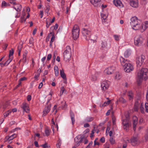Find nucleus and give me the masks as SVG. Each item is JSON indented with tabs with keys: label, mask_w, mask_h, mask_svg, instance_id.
I'll use <instances>...</instances> for the list:
<instances>
[{
	"label": "nucleus",
	"mask_w": 148,
	"mask_h": 148,
	"mask_svg": "<svg viewBox=\"0 0 148 148\" xmlns=\"http://www.w3.org/2000/svg\"><path fill=\"white\" fill-rule=\"evenodd\" d=\"M93 120V118L90 117H88L85 119V121L86 122H90Z\"/></svg>",
	"instance_id": "58836bf2"
},
{
	"label": "nucleus",
	"mask_w": 148,
	"mask_h": 148,
	"mask_svg": "<svg viewBox=\"0 0 148 148\" xmlns=\"http://www.w3.org/2000/svg\"><path fill=\"white\" fill-rule=\"evenodd\" d=\"M138 141L137 137H133L131 139V143L132 145L135 146L138 143Z\"/></svg>",
	"instance_id": "a211bd4d"
},
{
	"label": "nucleus",
	"mask_w": 148,
	"mask_h": 148,
	"mask_svg": "<svg viewBox=\"0 0 148 148\" xmlns=\"http://www.w3.org/2000/svg\"><path fill=\"white\" fill-rule=\"evenodd\" d=\"M45 133L46 136H48L50 134V131L49 129L47 128L45 130Z\"/></svg>",
	"instance_id": "a18cd8bd"
},
{
	"label": "nucleus",
	"mask_w": 148,
	"mask_h": 148,
	"mask_svg": "<svg viewBox=\"0 0 148 148\" xmlns=\"http://www.w3.org/2000/svg\"><path fill=\"white\" fill-rule=\"evenodd\" d=\"M26 19L24 18V16H21V22L23 23L25 21Z\"/></svg>",
	"instance_id": "603ef678"
},
{
	"label": "nucleus",
	"mask_w": 148,
	"mask_h": 148,
	"mask_svg": "<svg viewBox=\"0 0 148 148\" xmlns=\"http://www.w3.org/2000/svg\"><path fill=\"white\" fill-rule=\"evenodd\" d=\"M60 72L61 77L63 79H66V75L63 69L60 70Z\"/></svg>",
	"instance_id": "c756f323"
},
{
	"label": "nucleus",
	"mask_w": 148,
	"mask_h": 148,
	"mask_svg": "<svg viewBox=\"0 0 148 148\" xmlns=\"http://www.w3.org/2000/svg\"><path fill=\"white\" fill-rule=\"evenodd\" d=\"M116 118L114 117H113L112 118V124L114 127H116Z\"/></svg>",
	"instance_id": "79ce46f5"
},
{
	"label": "nucleus",
	"mask_w": 148,
	"mask_h": 148,
	"mask_svg": "<svg viewBox=\"0 0 148 148\" xmlns=\"http://www.w3.org/2000/svg\"><path fill=\"white\" fill-rule=\"evenodd\" d=\"M113 3L115 6L119 8H121L124 7L123 5L120 0H114Z\"/></svg>",
	"instance_id": "ddd939ff"
},
{
	"label": "nucleus",
	"mask_w": 148,
	"mask_h": 148,
	"mask_svg": "<svg viewBox=\"0 0 148 148\" xmlns=\"http://www.w3.org/2000/svg\"><path fill=\"white\" fill-rule=\"evenodd\" d=\"M16 136L17 134H14L10 136H6L5 138V141H8L9 143H11L12 142L11 141L16 138Z\"/></svg>",
	"instance_id": "f8f14e48"
},
{
	"label": "nucleus",
	"mask_w": 148,
	"mask_h": 148,
	"mask_svg": "<svg viewBox=\"0 0 148 148\" xmlns=\"http://www.w3.org/2000/svg\"><path fill=\"white\" fill-rule=\"evenodd\" d=\"M148 69L146 68H142L136 71L137 76L138 79L137 82L140 84L143 80H146L148 79L147 73Z\"/></svg>",
	"instance_id": "f257e3e1"
},
{
	"label": "nucleus",
	"mask_w": 148,
	"mask_h": 148,
	"mask_svg": "<svg viewBox=\"0 0 148 148\" xmlns=\"http://www.w3.org/2000/svg\"><path fill=\"white\" fill-rule=\"evenodd\" d=\"M21 108L23 110V112H25L27 113L29 112L30 109L27 103L25 102L23 103Z\"/></svg>",
	"instance_id": "2eb2a0df"
},
{
	"label": "nucleus",
	"mask_w": 148,
	"mask_h": 148,
	"mask_svg": "<svg viewBox=\"0 0 148 148\" xmlns=\"http://www.w3.org/2000/svg\"><path fill=\"white\" fill-rule=\"evenodd\" d=\"M31 96L30 95H28L27 97V100L28 101H30L31 99Z\"/></svg>",
	"instance_id": "69168bd1"
},
{
	"label": "nucleus",
	"mask_w": 148,
	"mask_h": 148,
	"mask_svg": "<svg viewBox=\"0 0 148 148\" xmlns=\"http://www.w3.org/2000/svg\"><path fill=\"white\" fill-rule=\"evenodd\" d=\"M144 40L145 38L143 35H136L134 38V44L137 46H141L143 43Z\"/></svg>",
	"instance_id": "423d86ee"
},
{
	"label": "nucleus",
	"mask_w": 148,
	"mask_h": 148,
	"mask_svg": "<svg viewBox=\"0 0 148 148\" xmlns=\"http://www.w3.org/2000/svg\"><path fill=\"white\" fill-rule=\"evenodd\" d=\"M145 106L146 112H148V103H145Z\"/></svg>",
	"instance_id": "5fc2aeb1"
},
{
	"label": "nucleus",
	"mask_w": 148,
	"mask_h": 148,
	"mask_svg": "<svg viewBox=\"0 0 148 148\" xmlns=\"http://www.w3.org/2000/svg\"><path fill=\"white\" fill-rule=\"evenodd\" d=\"M133 127L134 131L136 130V126L138 123V118L136 116H134L133 117Z\"/></svg>",
	"instance_id": "aec40b11"
},
{
	"label": "nucleus",
	"mask_w": 148,
	"mask_h": 148,
	"mask_svg": "<svg viewBox=\"0 0 148 148\" xmlns=\"http://www.w3.org/2000/svg\"><path fill=\"white\" fill-rule=\"evenodd\" d=\"M101 18L104 20H105L107 18L108 15L103 13L101 14Z\"/></svg>",
	"instance_id": "c03bdc74"
},
{
	"label": "nucleus",
	"mask_w": 148,
	"mask_h": 148,
	"mask_svg": "<svg viewBox=\"0 0 148 148\" xmlns=\"http://www.w3.org/2000/svg\"><path fill=\"white\" fill-rule=\"evenodd\" d=\"M128 96L130 100H131L133 98V94L131 91H130L128 92Z\"/></svg>",
	"instance_id": "c85d7f7f"
},
{
	"label": "nucleus",
	"mask_w": 148,
	"mask_h": 148,
	"mask_svg": "<svg viewBox=\"0 0 148 148\" xmlns=\"http://www.w3.org/2000/svg\"><path fill=\"white\" fill-rule=\"evenodd\" d=\"M112 106H111L110 107V109L108 110V111L106 113V115L107 116L109 115L110 114V113L111 112V110H112Z\"/></svg>",
	"instance_id": "8fccbe9b"
},
{
	"label": "nucleus",
	"mask_w": 148,
	"mask_h": 148,
	"mask_svg": "<svg viewBox=\"0 0 148 148\" xmlns=\"http://www.w3.org/2000/svg\"><path fill=\"white\" fill-rule=\"evenodd\" d=\"M100 141L102 143L104 142L105 141L104 138L103 137H102L100 139Z\"/></svg>",
	"instance_id": "0e129e2a"
},
{
	"label": "nucleus",
	"mask_w": 148,
	"mask_h": 148,
	"mask_svg": "<svg viewBox=\"0 0 148 148\" xmlns=\"http://www.w3.org/2000/svg\"><path fill=\"white\" fill-rule=\"evenodd\" d=\"M144 104L141 103L140 106V110L142 113H144V108H143Z\"/></svg>",
	"instance_id": "a19ab883"
},
{
	"label": "nucleus",
	"mask_w": 148,
	"mask_h": 148,
	"mask_svg": "<svg viewBox=\"0 0 148 148\" xmlns=\"http://www.w3.org/2000/svg\"><path fill=\"white\" fill-rule=\"evenodd\" d=\"M132 27L134 30H140L141 32H143L148 27V21L144 22L141 24L138 23L137 24L135 25Z\"/></svg>",
	"instance_id": "20e7f679"
},
{
	"label": "nucleus",
	"mask_w": 148,
	"mask_h": 148,
	"mask_svg": "<svg viewBox=\"0 0 148 148\" xmlns=\"http://www.w3.org/2000/svg\"><path fill=\"white\" fill-rule=\"evenodd\" d=\"M146 98L147 100L148 101V87L147 88V90L146 95Z\"/></svg>",
	"instance_id": "774afa93"
},
{
	"label": "nucleus",
	"mask_w": 148,
	"mask_h": 148,
	"mask_svg": "<svg viewBox=\"0 0 148 148\" xmlns=\"http://www.w3.org/2000/svg\"><path fill=\"white\" fill-rule=\"evenodd\" d=\"M46 58L45 57H44L42 58L41 60L42 62H43V63H44V62L46 60Z\"/></svg>",
	"instance_id": "338daca9"
},
{
	"label": "nucleus",
	"mask_w": 148,
	"mask_h": 148,
	"mask_svg": "<svg viewBox=\"0 0 148 148\" xmlns=\"http://www.w3.org/2000/svg\"><path fill=\"white\" fill-rule=\"evenodd\" d=\"M52 34V37H51V40L50 42V46L51 47L52 46V43L54 42L55 40V37L54 36V34H53L52 32H51L50 34L48 36L49 38L50 35Z\"/></svg>",
	"instance_id": "b1692460"
},
{
	"label": "nucleus",
	"mask_w": 148,
	"mask_h": 148,
	"mask_svg": "<svg viewBox=\"0 0 148 148\" xmlns=\"http://www.w3.org/2000/svg\"><path fill=\"white\" fill-rule=\"evenodd\" d=\"M109 140L111 144L113 145L115 143V140L112 137H110Z\"/></svg>",
	"instance_id": "ea45409f"
},
{
	"label": "nucleus",
	"mask_w": 148,
	"mask_h": 148,
	"mask_svg": "<svg viewBox=\"0 0 148 148\" xmlns=\"http://www.w3.org/2000/svg\"><path fill=\"white\" fill-rule=\"evenodd\" d=\"M122 126L123 129L127 131L129 127L131 126V123L129 118L128 113L124 116H122Z\"/></svg>",
	"instance_id": "7ed1b4c3"
},
{
	"label": "nucleus",
	"mask_w": 148,
	"mask_h": 148,
	"mask_svg": "<svg viewBox=\"0 0 148 148\" xmlns=\"http://www.w3.org/2000/svg\"><path fill=\"white\" fill-rule=\"evenodd\" d=\"M54 69L55 76H58L59 74V71L58 66H55L54 67Z\"/></svg>",
	"instance_id": "7c9ffc66"
},
{
	"label": "nucleus",
	"mask_w": 148,
	"mask_h": 148,
	"mask_svg": "<svg viewBox=\"0 0 148 148\" xmlns=\"http://www.w3.org/2000/svg\"><path fill=\"white\" fill-rule=\"evenodd\" d=\"M62 103H63V105H62V107L63 108H65V107H67V105H66V102L64 101H62L61 102Z\"/></svg>",
	"instance_id": "3c124183"
},
{
	"label": "nucleus",
	"mask_w": 148,
	"mask_h": 148,
	"mask_svg": "<svg viewBox=\"0 0 148 148\" xmlns=\"http://www.w3.org/2000/svg\"><path fill=\"white\" fill-rule=\"evenodd\" d=\"M40 146L43 147V148H47L49 147V146L47 144V143H45L44 144L41 145Z\"/></svg>",
	"instance_id": "de8ad7c7"
},
{
	"label": "nucleus",
	"mask_w": 148,
	"mask_h": 148,
	"mask_svg": "<svg viewBox=\"0 0 148 148\" xmlns=\"http://www.w3.org/2000/svg\"><path fill=\"white\" fill-rule=\"evenodd\" d=\"M120 60L121 65L125 72L126 73H130L134 70V66L132 64L129 63L130 61L125 59L123 57H120Z\"/></svg>",
	"instance_id": "f03ea898"
},
{
	"label": "nucleus",
	"mask_w": 148,
	"mask_h": 148,
	"mask_svg": "<svg viewBox=\"0 0 148 148\" xmlns=\"http://www.w3.org/2000/svg\"><path fill=\"white\" fill-rule=\"evenodd\" d=\"M51 54H49L48 55L47 58V60H49L51 58Z\"/></svg>",
	"instance_id": "4d7b16f0"
},
{
	"label": "nucleus",
	"mask_w": 148,
	"mask_h": 148,
	"mask_svg": "<svg viewBox=\"0 0 148 148\" xmlns=\"http://www.w3.org/2000/svg\"><path fill=\"white\" fill-rule=\"evenodd\" d=\"M61 144V141L60 140V139H59L58 141V143L56 144V146L57 148H60V146Z\"/></svg>",
	"instance_id": "37998d69"
},
{
	"label": "nucleus",
	"mask_w": 148,
	"mask_h": 148,
	"mask_svg": "<svg viewBox=\"0 0 148 148\" xmlns=\"http://www.w3.org/2000/svg\"><path fill=\"white\" fill-rule=\"evenodd\" d=\"M101 46V47L103 48H106L107 47V43L105 40H102Z\"/></svg>",
	"instance_id": "cd10ccee"
},
{
	"label": "nucleus",
	"mask_w": 148,
	"mask_h": 148,
	"mask_svg": "<svg viewBox=\"0 0 148 148\" xmlns=\"http://www.w3.org/2000/svg\"><path fill=\"white\" fill-rule=\"evenodd\" d=\"M121 78V75L120 73L118 72H116L115 74L114 78L117 80H120Z\"/></svg>",
	"instance_id": "a878e982"
},
{
	"label": "nucleus",
	"mask_w": 148,
	"mask_h": 148,
	"mask_svg": "<svg viewBox=\"0 0 148 148\" xmlns=\"http://www.w3.org/2000/svg\"><path fill=\"white\" fill-rule=\"evenodd\" d=\"M110 102V100H108L107 101L105 102L103 104H101L100 105V107H104L108 105Z\"/></svg>",
	"instance_id": "2f4dec72"
},
{
	"label": "nucleus",
	"mask_w": 148,
	"mask_h": 148,
	"mask_svg": "<svg viewBox=\"0 0 148 148\" xmlns=\"http://www.w3.org/2000/svg\"><path fill=\"white\" fill-rule=\"evenodd\" d=\"M130 4L133 7L137 8L138 5V0H132L130 1Z\"/></svg>",
	"instance_id": "dca6fc26"
},
{
	"label": "nucleus",
	"mask_w": 148,
	"mask_h": 148,
	"mask_svg": "<svg viewBox=\"0 0 148 148\" xmlns=\"http://www.w3.org/2000/svg\"><path fill=\"white\" fill-rule=\"evenodd\" d=\"M9 4H7V3L5 1H3L2 3V6L4 7L6 6L9 5Z\"/></svg>",
	"instance_id": "09e8293b"
},
{
	"label": "nucleus",
	"mask_w": 148,
	"mask_h": 148,
	"mask_svg": "<svg viewBox=\"0 0 148 148\" xmlns=\"http://www.w3.org/2000/svg\"><path fill=\"white\" fill-rule=\"evenodd\" d=\"M138 23V22L137 17H134L131 19L130 24L132 27L137 24Z\"/></svg>",
	"instance_id": "f3484780"
},
{
	"label": "nucleus",
	"mask_w": 148,
	"mask_h": 148,
	"mask_svg": "<svg viewBox=\"0 0 148 148\" xmlns=\"http://www.w3.org/2000/svg\"><path fill=\"white\" fill-rule=\"evenodd\" d=\"M95 131V130H92L91 132V133L90 134V138H92L93 136H94V131Z\"/></svg>",
	"instance_id": "13d9d810"
},
{
	"label": "nucleus",
	"mask_w": 148,
	"mask_h": 148,
	"mask_svg": "<svg viewBox=\"0 0 148 148\" xmlns=\"http://www.w3.org/2000/svg\"><path fill=\"white\" fill-rule=\"evenodd\" d=\"M83 138V137L80 138L79 136H76L74 139L75 146H78L80 143L82 141Z\"/></svg>",
	"instance_id": "4468645a"
},
{
	"label": "nucleus",
	"mask_w": 148,
	"mask_h": 148,
	"mask_svg": "<svg viewBox=\"0 0 148 148\" xmlns=\"http://www.w3.org/2000/svg\"><path fill=\"white\" fill-rule=\"evenodd\" d=\"M97 139H98L96 138L95 140L94 141V144L95 145H99V143L98 142L96 141Z\"/></svg>",
	"instance_id": "6e6d98bb"
},
{
	"label": "nucleus",
	"mask_w": 148,
	"mask_h": 148,
	"mask_svg": "<svg viewBox=\"0 0 148 148\" xmlns=\"http://www.w3.org/2000/svg\"><path fill=\"white\" fill-rule=\"evenodd\" d=\"M110 85V82L108 80L103 81L101 83V88L102 90L105 91L107 90Z\"/></svg>",
	"instance_id": "9d476101"
},
{
	"label": "nucleus",
	"mask_w": 148,
	"mask_h": 148,
	"mask_svg": "<svg viewBox=\"0 0 148 148\" xmlns=\"http://www.w3.org/2000/svg\"><path fill=\"white\" fill-rule=\"evenodd\" d=\"M79 29L77 25H75L72 30V35L73 39L76 40L79 37Z\"/></svg>",
	"instance_id": "6e6552de"
},
{
	"label": "nucleus",
	"mask_w": 148,
	"mask_h": 148,
	"mask_svg": "<svg viewBox=\"0 0 148 148\" xmlns=\"http://www.w3.org/2000/svg\"><path fill=\"white\" fill-rule=\"evenodd\" d=\"M141 102L140 100H138L135 102L134 106V110L135 111H137L138 108Z\"/></svg>",
	"instance_id": "393cba45"
},
{
	"label": "nucleus",
	"mask_w": 148,
	"mask_h": 148,
	"mask_svg": "<svg viewBox=\"0 0 148 148\" xmlns=\"http://www.w3.org/2000/svg\"><path fill=\"white\" fill-rule=\"evenodd\" d=\"M21 128L19 127H16L14 129L12 130L11 131V132H14L15 131H17V130H20Z\"/></svg>",
	"instance_id": "864d4df0"
},
{
	"label": "nucleus",
	"mask_w": 148,
	"mask_h": 148,
	"mask_svg": "<svg viewBox=\"0 0 148 148\" xmlns=\"http://www.w3.org/2000/svg\"><path fill=\"white\" fill-rule=\"evenodd\" d=\"M120 102L121 103H125L126 102V101L123 97H120L119 99L118 100L116 101V102Z\"/></svg>",
	"instance_id": "473e14b6"
},
{
	"label": "nucleus",
	"mask_w": 148,
	"mask_h": 148,
	"mask_svg": "<svg viewBox=\"0 0 148 148\" xmlns=\"http://www.w3.org/2000/svg\"><path fill=\"white\" fill-rule=\"evenodd\" d=\"M132 52V50L130 49H126L124 53V57L126 58H128L131 55Z\"/></svg>",
	"instance_id": "6ab92c4d"
},
{
	"label": "nucleus",
	"mask_w": 148,
	"mask_h": 148,
	"mask_svg": "<svg viewBox=\"0 0 148 148\" xmlns=\"http://www.w3.org/2000/svg\"><path fill=\"white\" fill-rule=\"evenodd\" d=\"M145 59V56L143 55L138 56L136 58V63L137 67H140L142 66Z\"/></svg>",
	"instance_id": "1a4fd4ad"
},
{
	"label": "nucleus",
	"mask_w": 148,
	"mask_h": 148,
	"mask_svg": "<svg viewBox=\"0 0 148 148\" xmlns=\"http://www.w3.org/2000/svg\"><path fill=\"white\" fill-rule=\"evenodd\" d=\"M10 3L14 5H16L17 4L15 2H14L12 0H10Z\"/></svg>",
	"instance_id": "e2e57ef3"
},
{
	"label": "nucleus",
	"mask_w": 148,
	"mask_h": 148,
	"mask_svg": "<svg viewBox=\"0 0 148 148\" xmlns=\"http://www.w3.org/2000/svg\"><path fill=\"white\" fill-rule=\"evenodd\" d=\"M51 105H49L47 107H46L43 111V116H45L50 110Z\"/></svg>",
	"instance_id": "4be33fe9"
},
{
	"label": "nucleus",
	"mask_w": 148,
	"mask_h": 148,
	"mask_svg": "<svg viewBox=\"0 0 148 148\" xmlns=\"http://www.w3.org/2000/svg\"><path fill=\"white\" fill-rule=\"evenodd\" d=\"M101 0H90V2L94 6L97 7Z\"/></svg>",
	"instance_id": "412c9836"
},
{
	"label": "nucleus",
	"mask_w": 148,
	"mask_h": 148,
	"mask_svg": "<svg viewBox=\"0 0 148 148\" xmlns=\"http://www.w3.org/2000/svg\"><path fill=\"white\" fill-rule=\"evenodd\" d=\"M92 142H90L88 144V145L86 147V148H89L91 146L92 144Z\"/></svg>",
	"instance_id": "680f3d73"
},
{
	"label": "nucleus",
	"mask_w": 148,
	"mask_h": 148,
	"mask_svg": "<svg viewBox=\"0 0 148 148\" xmlns=\"http://www.w3.org/2000/svg\"><path fill=\"white\" fill-rule=\"evenodd\" d=\"M82 33L85 39L87 41L90 40L93 43L97 42L96 40L90 39L91 35V31L90 29L86 28H83L82 29Z\"/></svg>",
	"instance_id": "39448f33"
},
{
	"label": "nucleus",
	"mask_w": 148,
	"mask_h": 148,
	"mask_svg": "<svg viewBox=\"0 0 148 148\" xmlns=\"http://www.w3.org/2000/svg\"><path fill=\"white\" fill-rule=\"evenodd\" d=\"M12 111L9 110L4 114V116L5 117H6Z\"/></svg>",
	"instance_id": "4c0bfd02"
},
{
	"label": "nucleus",
	"mask_w": 148,
	"mask_h": 148,
	"mask_svg": "<svg viewBox=\"0 0 148 148\" xmlns=\"http://www.w3.org/2000/svg\"><path fill=\"white\" fill-rule=\"evenodd\" d=\"M27 79V78L25 77H23L22 78H21L19 80V81L21 82L22 81H24L26 80Z\"/></svg>",
	"instance_id": "bf43d9fd"
},
{
	"label": "nucleus",
	"mask_w": 148,
	"mask_h": 148,
	"mask_svg": "<svg viewBox=\"0 0 148 148\" xmlns=\"http://www.w3.org/2000/svg\"><path fill=\"white\" fill-rule=\"evenodd\" d=\"M46 21V26L47 28H48L51 25V23H49V22Z\"/></svg>",
	"instance_id": "052dcab7"
},
{
	"label": "nucleus",
	"mask_w": 148,
	"mask_h": 148,
	"mask_svg": "<svg viewBox=\"0 0 148 148\" xmlns=\"http://www.w3.org/2000/svg\"><path fill=\"white\" fill-rule=\"evenodd\" d=\"M71 56V51L70 47L68 46L63 53L64 59L66 61H67L70 59Z\"/></svg>",
	"instance_id": "0eeeda50"
},
{
	"label": "nucleus",
	"mask_w": 148,
	"mask_h": 148,
	"mask_svg": "<svg viewBox=\"0 0 148 148\" xmlns=\"http://www.w3.org/2000/svg\"><path fill=\"white\" fill-rule=\"evenodd\" d=\"M27 54H24L23 55V61L24 63H25L27 62Z\"/></svg>",
	"instance_id": "f704fd0d"
},
{
	"label": "nucleus",
	"mask_w": 148,
	"mask_h": 148,
	"mask_svg": "<svg viewBox=\"0 0 148 148\" xmlns=\"http://www.w3.org/2000/svg\"><path fill=\"white\" fill-rule=\"evenodd\" d=\"M115 67L114 66L109 67L105 69L104 71L105 74L107 75H110L112 74L115 71Z\"/></svg>",
	"instance_id": "9b49d317"
},
{
	"label": "nucleus",
	"mask_w": 148,
	"mask_h": 148,
	"mask_svg": "<svg viewBox=\"0 0 148 148\" xmlns=\"http://www.w3.org/2000/svg\"><path fill=\"white\" fill-rule=\"evenodd\" d=\"M115 40L116 41H119L120 40V36L118 35H114L113 36Z\"/></svg>",
	"instance_id": "e433bc0d"
},
{
	"label": "nucleus",
	"mask_w": 148,
	"mask_h": 148,
	"mask_svg": "<svg viewBox=\"0 0 148 148\" xmlns=\"http://www.w3.org/2000/svg\"><path fill=\"white\" fill-rule=\"evenodd\" d=\"M13 8H14L18 12L21 11L22 8V7L21 4H16V5L13 6Z\"/></svg>",
	"instance_id": "5701e85b"
},
{
	"label": "nucleus",
	"mask_w": 148,
	"mask_h": 148,
	"mask_svg": "<svg viewBox=\"0 0 148 148\" xmlns=\"http://www.w3.org/2000/svg\"><path fill=\"white\" fill-rule=\"evenodd\" d=\"M70 115L71 117V119L72 121V125H73L74 124L75 122V119H74V114L71 111H70Z\"/></svg>",
	"instance_id": "bb28decb"
},
{
	"label": "nucleus",
	"mask_w": 148,
	"mask_h": 148,
	"mask_svg": "<svg viewBox=\"0 0 148 148\" xmlns=\"http://www.w3.org/2000/svg\"><path fill=\"white\" fill-rule=\"evenodd\" d=\"M66 92V90L64 88V87H61L60 89V95L61 96L64 92L65 93Z\"/></svg>",
	"instance_id": "72a5a7b5"
},
{
	"label": "nucleus",
	"mask_w": 148,
	"mask_h": 148,
	"mask_svg": "<svg viewBox=\"0 0 148 148\" xmlns=\"http://www.w3.org/2000/svg\"><path fill=\"white\" fill-rule=\"evenodd\" d=\"M12 58L9 57V59L4 63V65H8L12 61Z\"/></svg>",
	"instance_id": "c9c22d12"
},
{
	"label": "nucleus",
	"mask_w": 148,
	"mask_h": 148,
	"mask_svg": "<svg viewBox=\"0 0 148 148\" xmlns=\"http://www.w3.org/2000/svg\"><path fill=\"white\" fill-rule=\"evenodd\" d=\"M14 52V50L12 49L10 51L9 54V57L12 58L11 56H13V55Z\"/></svg>",
	"instance_id": "49530a36"
}]
</instances>
